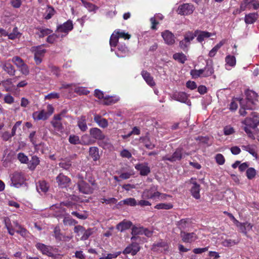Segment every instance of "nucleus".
<instances>
[{
    "mask_svg": "<svg viewBox=\"0 0 259 259\" xmlns=\"http://www.w3.org/2000/svg\"><path fill=\"white\" fill-rule=\"evenodd\" d=\"M49 67L54 75H55L57 77L60 76V70L59 68L52 64H50Z\"/></svg>",
    "mask_w": 259,
    "mask_h": 259,
    "instance_id": "nucleus-58",
    "label": "nucleus"
},
{
    "mask_svg": "<svg viewBox=\"0 0 259 259\" xmlns=\"http://www.w3.org/2000/svg\"><path fill=\"white\" fill-rule=\"evenodd\" d=\"M12 61L18 67H20L24 63L23 60L18 56L14 57Z\"/></svg>",
    "mask_w": 259,
    "mask_h": 259,
    "instance_id": "nucleus-52",
    "label": "nucleus"
},
{
    "mask_svg": "<svg viewBox=\"0 0 259 259\" xmlns=\"http://www.w3.org/2000/svg\"><path fill=\"white\" fill-rule=\"evenodd\" d=\"M54 236L55 237L57 241H61L62 240L67 241L70 239V238L68 236L63 235L61 232L60 228L56 226L54 230Z\"/></svg>",
    "mask_w": 259,
    "mask_h": 259,
    "instance_id": "nucleus-14",
    "label": "nucleus"
},
{
    "mask_svg": "<svg viewBox=\"0 0 259 259\" xmlns=\"http://www.w3.org/2000/svg\"><path fill=\"white\" fill-rule=\"evenodd\" d=\"M2 68L10 76H14L15 74L16 70L14 66L10 63L8 62H5L3 65Z\"/></svg>",
    "mask_w": 259,
    "mask_h": 259,
    "instance_id": "nucleus-19",
    "label": "nucleus"
},
{
    "mask_svg": "<svg viewBox=\"0 0 259 259\" xmlns=\"http://www.w3.org/2000/svg\"><path fill=\"white\" fill-rule=\"evenodd\" d=\"M253 2V0H243L241 3L240 9L236 10V13H240L241 12L245 11L247 8L251 9V5Z\"/></svg>",
    "mask_w": 259,
    "mask_h": 259,
    "instance_id": "nucleus-18",
    "label": "nucleus"
},
{
    "mask_svg": "<svg viewBox=\"0 0 259 259\" xmlns=\"http://www.w3.org/2000/svg\"><path fill=\"white\" fill-rule=\"evenodd\" d=\"M202 70H203L204 74L203 76L204 77H207L211 76L214 72L212 60H207L206 61V65Z\"/></svg>",
    "mask_w": 259,
    "mask_h": 259,
    "instance_id": "nucleus-12",
    "label": "nucleus"
},
{
    "mask_svg": "<svg viewBox=\"0 0 259 259\" xmlns=\"http://www.w3.org/2000/svg\"><path fill=\"white\" fill-rule=\"evenodd\" d=\"M69 141L72 144H78L80 143L79 137L75 135H70L69 138Z\"/></svg>",
    "mask_w": 259,
    "mask_h": 259,
    "instance_id": "nucleus-55",
    "label": "nucleus"
},
{
    "mask_svg": "<svg viewBox=\"0 0 259 259\" xmlns=\"http://www.w3.org/2000/svg\"><path fill=\"white\" fill-rule=\"evenodd\" d=\"M94 120L101 127L105 128L108 125V121L99 115H95Z\"/></svg>",
    "mask_w": 259,
    "mask_h": 259,
    "instance_id": "nucleus-20",
    "label": "nucleus"
},
{
    "mask_svg": "<svg viewBox=\"0 0 259 259\" xmlns=\"http://www.w3.org/2000/svg\"><path fill=\"white\" fill-rule=\"evenodd\" d=\"M117 49L118 51L115 54L118 57H123L128 53V50L124 45H118Z\"/></svg>",
    "mask_w": 259,
    "mask_h": 259,
    "instance_id": "nucleus-17",
    "label": "nucleus"
},
{
    "mask_svg": "<svg viewBox=\"0 0 259 259\" xmlns=\"http://www.w3.org/2000/svg\"><path fill=\"white\" fill-rule=\"evenodd\" d=\"M70 182V179H57V183L61 188H65Z\"/></svg>",
    "mask_w": 259,
    "mask_h": 259,
    "instance_id": "nucleus-53",
    "label": "nucleus"
},
{
    "mask_svg": "<svg viewBox=\"0 0 259 259\" xmlns=\"http://www.w3.org/2000/svg\"><path fill=\"white\" fill-rule=\"evenodd\" d=\"M190 45V44L188 42L186 41L185 39L181 40L180 41L179 46L181 49H182L184 52H187L188 50V47Z\"/></svg>",
    "mask_w": 259,
    "mask_h": 259,
    "instance_id": "nucleus-56",
    "label": "nucleus"
},
{
    "mask_svg": "<svg viewBox=\"0 0 259 259\" xmlns=\"http://www.w3.org/2000/svg\"><path fill=\"white\" fill-rule=\"evenodd\" d=\"M141 75L148 85L151 87H153L155 85V83L153 80V77L151 75L150 73L146 70H143L141 72Z\"/></svg>",
    "mask_w": 259,
    "mask_h": 259,
    "instance_id": "nucleus-16",
    "label": "nucleus"
},
{
    "mask_svg": "<svg viewBox=\"0 0 259 259\" xmlns=\"http://www.w3.org/2000/svg\"><path fill=\"white\" fill-rule=\"evenodd\" d=\"M133 225V223L130 221H123L118 224L116 226V229L121 232L128 229Z\"/></svg>",
    "mask_w": 259,
    "mask_h": 259,
    "instance_id": "nucleus-15",
    "label": "nucleus"
},
{
    "mask_svg": "<svg viewBox=\"0 0 259 259\" xmlns=\"http://www.w3.org/2000/svg\"><path fill=\"white\" fill-rule=\"evenodd\" d=\"M63 222L65 225L69 226L74 225L77 223V222L76 220L69 217H65L63 219Z\"/></svg>",
    "mask_w": 259,
    "mask_h": 259,
    "instance_id": "nucleus-47",
    "label": "nucleus"
},
{
    "mask_svg": "<svg viewBox=\"0 0 259 259\" xmlns=\"http://www.w3.org/2000/svg\"><path fill=\"white\" fill-rule=\"evenodd\" d=\"M255 20L256 17L254 14H249L245 17V22L246 24H252Z\"/></svg>",
    "mask_w": 259,
    "mask_h": 259,
    "instance_id": "nucleus-45",
    "label": "nucleus"
},
{
    "mask_svg": "<svg viewBox=\"0 0 259 259\" xmlns=\"http://www.w3.org/2000/svg\"><path fill=\"white\" fill-rule=\"evenodd\" d=\"M90 134L92 138L96 139L98 141L103 139L104 137V134L103 133L102 131L97 127L91 128L90 130Z\"/></svg>",
    "mask_w": 259,
    "mask_h": 259,
    "instance_id": "nucleus-13",
    "label": "nucleus"
},
{
    "mask_svg": "<svg viewBox=\"0 0 259 259\" xmlns=\"http://www.w3.org/2000/svg\"><path fill=\"white\" fill-rule=\"evenodd\" d=\"M253 102L247 100L245 99H241L240 100V107L246 109L247 110H251L252 109V106Z\"/></svg>",
    "mask_w": 259,
    "mask_h": 259,
    "instance_id": "nucleus-28",
    "label": "nucleus"
},
{
    "mask_svg": "<svg viewBox=\"0 0 259 259\" xmlns=\"http://www.w3.org/2000/svg\"><path fill=\"white\" fill-rule=\"evenodd\" d=\"M59 166L65 169H68L71 166V163L70 159L66 158L62 162L59 163Z\"/></svg>",
    "mask_w": 259,
    "mask_h": 259,
    "instance_id": "nucleus-46",
    "label": "nucleus"
},
{
    "mask_svg": "<svg viewBox=\"0 0 259 259\" xmlns=\"http://www.w3.org/2000/svg\"><path fill=\"white\" fill-rule=\"evenodd\" d=\"M143 227H137L134 226L132 229V235H142L143 234Z\"/></svg>",
    "mask_w": 259,
    "mask_h": 259,
    "instance_id": "nucleus-44",
    "label": "nucleus"
},
{
    "mask_svg": "<svg viewBox=\"0 0 259 259\" xmlns=\"http://www.w3.org/2000/svg\"><path fill=\"white\" fill-rule=\"evenodd\" d=\"M172 98L176 101L191 105V101L188 99V95L183 92H176L173 94Z\"/></svg>",
    "mask_w": 259,
    "mask_h": 259,
    "instance_id": "nucleus-5",
    "label": "nucleus"
},
{
    "mask_svg": "<svg viewBox=\"0 0 259 259\" xmlns=\"http://www.w3.org/2000/svg\"><path fill=\"white\" fill-rule=\"evenodd\" d=\"M39 185L37 186V189H40L42 192H46L48 190L49 185L47 182L42 180L39 181Z\"/></svg>",
    "mask_w": 259,
    "mask_h": 259,
    "instance_id": "nucleus-37",
    "label": "nucleus"
},
{
    "mask_svg": "<svg viewBox=\"0 0 259 259\" xmlns=\"http://www.w3.org/2000/svg\"><path fill=\"white\" fill-rule=\"evenodd\" d=\"M161 35L166 44L168 45H172L175 44V36L169 31H164V32H162Z\"/></svg>",
    "mask_w": 259,
    "mask_h": 259,
    "instance_id": "nucleus-11",
    "label": "nucleus"
},
{
    "mask_svg": "<svg viewBox=\"0 0 259 259\" xmlns=\"http://www.w3.org/2000/svg\"><path fill=\"white\" fill-rule=\"evenodd\" d=\"M18 159L22 163H27L28 162V158L24 153H19L17 155Z\"/></svg>",
    "mask_w": 259,
    "mask_h": 259,
    "instance_id": "nucleus-49",
    "label": "nucleus"
},
{
    "mask_svg": "<svg viewBox=\"0 0 259 259\" xmlns=\"http://www.w3.org/2000/svg\"><path fill=\"white\" fill-rule=\"evenodd\" d=\"M160 196L161 197V199H165L167 195L165 194H161L159 192H154L153 194H150V196H148V198L154 199L156 198L159 197Z\"/></svg>",
    "mask_w": 259,
    "mask_h": 259,
    "instance_id": "nucleus-59",
    "label": "nucleus"
},
{
    "mask_svg": "<svg viewBox=\"0 0 259 259\" xmlns=\"http://www.w3.org/2000/svg\"><path fill=\"white\" fill-rule=\"evenodd\" d=\"M77 185L79 192L85 194H90L93 193L94 188L92 187L89 183L83 180L78 182Z\"/></svg>",
    "mask_w": 259,
    "mask_h": 259,
    "instance_id": "nucleus-4",
    "label": "nucleus"
},
{
    "mask_svg": "<svg viewBox=\"0 0 259 259\" xmlns=\"http://www.w3.org/2000/svg\"><path fill=\"white\" fill-rule=\"evenodd\" d=\"M198 33L197 35V40L199 42H202L205 38H208L211 36V33L207 31H200L198 30Z\"/></svg>",
    "mask_w": 259,
    "mask_h": 259,
    "instance_id": "nucleus-25",
    "label": "nucleus"
},
{
    "mask_svg": "<svg viewBox=\"0 0 259 259\" xmlns=\"http://www.w3.org/2000/svg\"><path fill=\"white\" fill-rule=\"evenodd\" d=\"M39 158L37 156L35 155L31 157V159L30 161L28 160V162L27 163L28 167L29 169L33 170L36 168L37 165L39 164Z\"/></svg>",
    "mask_w": 259,
    "mask_h": 259,
    "instance_id": "nucleus-21",
    "label": "nucleus"
},
{
    "mask_svg": "<svg viewBox=\"0 0 259 259\" xmlns=\"http://www.w3.org/2000/svg\"><path fill=\"white\" fill-rule=\"evenodd\" d=\"M2 84L7 92H10L14 89V86L13 84L12 79L11 78L4 80L2 82Z\"/></svg>",
    "mask_w": 259,
    "mask_h": 259,
    "instance_id": "nucleus-31",
    "label": "nucleus"
},
{
    "mask_svg": "<svg viewBox=\"0 0 259 259\" xmlns=\"http://www.w3.org/2000/svg\"><path fill=\"white\" fill-rule=\"evenodd\" d=\"M123 202L124 204L134 206L137 205V201L136 199L134 198H128L126 199H124L120 202V203Z\"/></svg>",
    "mask_w": 259,
    "mask_h": 259,
    "instance_id": "nucleus-43",
    "label": "nucleus"
},
{
    "mask_svg": "<svg viewBox=\"0 0 259 259\" xmlns=\"http://www.w3.org/2000/svg\"><path fill=\"white\" fill-rule=\"evenodd\" d=\"M226 64L230 66H234L236 64V58L234 56L228 55L226 57Z\"/></svg>",
    "mask_w": 259,
    "mask_h": 259,
    "instance_id": "nucleus-40",
    "label": "nucleus"
},
{
    "mask_svg": "<svg viewBox=\"0 0 259 259\" xmlns=\"http://www.w3.org/2000/svg\"><path fill=\"white\" fill-rule=\"evenodd\" d=\"M256 170L254 168H248L246 172L247 178H253L256 175Z\"/></svg>",
    "mask_w": 259,
    "mask_h": 259,
    "instance_id": "nucleus-54",
    "label": "nucleus"
},
{
    "mask_svg": "<svg viewBox=\"0 0 259 259\" xmlns=\"http://www.w3.org/2000/svg\"><path fill=\"white\" fill-rule=\"evenodd\" d=\"M173 58L175 60L178 61L179 62L184 64L187 60L186 55L183 53H177L173 55Z\"/></svg>",
    "mask_w": 259,
    "mask_h": 259,
    "instance_id": "nucleus-33",
    "label": "nucleus"
},
{
    "mask_svg": "<svg viewBox=\"0 0 259 259\" xmlns=\"http://www.w3.org/2000/svg\"><path fill=\"white\" fill-rule=\"evenodd\" d=\"M242 148L244 150L248 152L253 156L255 157H257V154L255 152L254 149L252 146L250 145L242 146Z\"/></svg>",
    "mask_w": 259,
    "mask_h": 259,
    "instance_id": "nucleus-48",
    "label": "nucleus"
},
{
    "mask_svg": "<svg viewBox=\"0 0 259 259\" xmlns=\"http://www.w3.org/2000/svg\"><path fill=\"white\" fill-rule=\"evenodd\" d=\"M118 36L115 33H113L110 39V45L111 47H115L117 46L118 41Z\"/></svg>",
    "mask_w": 259,
    "mask_h": 259,
    "instance_id": "nucleus-41",
    "label": "nucleus"
},
{
    "mask_svg": "<svg viewBox=\"0 0 259 259\" xmlns=\"http://www.w3.org/2000/svg\"><path fill=\"white\" fill-rule=\"evenodd\" d=\"M172 207V205L170 203H159L155 206V208L158 209H169Z\"/></svg>",
    "mask_w": 259,
    "mask_h": 259,
    "instance_id": "nucleus-50",
    "label": "nucleus"
},
{
    "mask_svg": "<svg viewBox=\"0 0 259 259\" xmlns=\"http://www.w3.org/2000/svg\"><path fill=\"white\" fill-rule=\"evenodd\" d=\"M90 155L94 161H97L100 158L99 154V149L97 147H92L90 148Z\"/></svg>",
    "mask_w": 259,
    "mask_h": 259,
    "instance_id": "nucleus-29",
    "label": "nucleus"
},
{
    "mask_svg": "<svg viewBox=\"0 0 259 259\" xmlns=\"http://www.w3.org/2000/svg\"><path fill=\"white\" fill-rule=\"evenodd\" d=\"M135 168L140 171L141 175L142 176H147L150 172V168L148 166V163L147 162L136 164Z\"/></svg>",
    "mask_w": 259,
    "mask_h": 259,
    "instance_id": "nucleus-8",
    "label": "nucleus"
},
{
    "mask_svg": "<svg viewBox=\"0 0 259 259\" xmlns=\"http://www.w3.org/2000/svg\"><path fill=\"white\" fill-rule=\"evenodd\" d=\"M77 125L82 132H85L87 130L88 126L85 116L82 115L79 118Z\"/></svg>",
    "mask_w": 259,
    "mask_h": 259,
    "instance_id": "nucleus-24",
    "label": "nucleus"
},
{
    "mask_svg": "<svg viewBox=\"0 0 259 259\" xmlns=\"http://www.w3.org/2000/svg\"><path fill=\"white\" fill-rule=\"evenodd\" d=\"M194 10L193 5L190 4H184L179 6L177 13L181 15H188L191 14Z\"/></svg>",
    "mask_w": 259,
    "mask_h": 259,
    "instance_id": "nucleus-3",
    "label": "nucleus"
},
{
    "mask_svg": "<svg viewBox=\"0 0 259 259\" xmlns=\"http://www.w3.org/2000/svg\"><path fill=\"white\" fill-rule=\"evenodd\" d=\"M120 156L123 158H130L132 157L131 153L127 149H123L120 151Z\"/></svg>",
    "mask_w": 259,
    "mask_h": 259,
    "instance_id": "nucleus-61",
    "label": "nucleus"
},
{
    "mask_svg": "<svg viewBox=\"0 0 259 259\" xmlns=\"http://www.w3.org/2000/svg\"><path fill=\"white\" fill-rule=\"evenodd\" d=\"M98 144L99 146L102 147L104 149L109 148L111 146L109 139L106 138L105 135L103 139L99 140L98 141Z\"/></svg>",
    "mask_w": 259,
    "mask_h": 259,
    "instance_id": "nucleus-30",
    "label": "nucleus"
},
{
    "mask_svg": "<svg viewBox=\"0 0 259 259\" xmlns=\"http://www.w3.org/2000/svg\"><path fill=\"white\" fill-rule=\"evenodd\" d=\"M33 117L35 120H45L48 118L49 116L44 110H42L39 112H35L33 114Z\"/></svg>",
    "mask_w": 259,
    "mask_h": 259,
    "instance_id": "nucleus-22",
    "label": "nucleus"
},
{
    "mask_svg": "<svg viewBox=\"0 0 259 259\" xmlns=\"http://www.w3.org/2000/svg\"><path fill=\"white\" fill-rule=\"evenodd\" d=\"M191 223L189 219H182L177 223V225L181 231H184Z\"/></svg>",
    "mask_w": 259,
    "mask_h": 259,
    "instance_id": "nucleus-23",
    "label": "nucleus"
},
{
    "mask_svg": "<svg viewBox=\"0 0 259 259\" xmlns=\"http://www.w3.org/2000/svg\"><path fill=\"white\" fill-rule=\"evenodd\" d=\"M55 11L52 7L48 6L46 13L44 15V18L46 20L51 19L55 14Z\"/></svg>",
    "mask_w": 259,
    "mask_h": 259,
    "instance_id": "nucleus-36",
    "label": "nucleus"
},
{
    "mask_svg": "<svg viewBox=\"0 0 259 259\" xmlns=\"http://www.w3.org/2000/svg\"><path fill=\"white\" fill-rule=\"evenodd\" d=\"M190 184L191 185L190 192L192 195L196 199H199L200 197V185L196 182L191 181Z\"/></svg>",
    "mask_w": 259,
    "mask_h": 259,
    "instance_id": "nucleus-9",
    "label": "nucleus"
},
{
    "mask_svg": "<svg viewBox=\"0 0 259 259\" xmlns=\"http://www.w3.org/2000/svg\"><path fill=\"white\" fill-rule=\"evenodd\" d=\"M118 100H119L118 98L111 97H109V99L108 100H107L106 101H104V104L107 105H110L115 103Z\"/></svg>",
    "mask_w": 259,
    "mask_h": 259,
    "instance_id": "nucleus-62",
    "label": "nucleus"
},
{
    "mask_svg": "<svg viewBox=\"0 0 259 259\" xmlns=\"http://www.w3.org/2000/svg\"><path fill=\"white\" fill-rule=\"evenodd\" d=\"M94 233V229L89 228L87 230H85L83 232V235L81 237V240H86L90 236H91Z\"/></svg>",
    "mask_w": 259,
    "mask_h": 259,
    "instance_id": "nucleus-39",
    "label": "nucleus"
},
{
    "mask_svg": "<svg viewBox=\"0 0 259 259\" xmlns=\"http://www.w3.org/2000/svg\"><path fill=\"white\" fill-rule=\"evenodd\" d=\"M34 54L43 57L46 52V50L42 49V45L32 48Z\"/></svg>",
    "mask_w": 259,
    "mask_h": 259,
    "instance_id": "nucleus-34",
    "label": "nucleus"
},
{
    "mask_svg": "<svg viewBox=\"0 0 259 259\" xmlns=\"http://www.w3.org/2000/svg\"><path fill=\"white\" fill-rule=\"evenodd\" d=\"M5 222L6 227L7 228L9 233L11 235H13L14 234V230L13 229L12 226L11 224V223L9 222H10V220L8 219V221H7V220H5Z\"/></svg>",
    "mask_w": 259,
    "mask_h": 259,
    "instance_id": "nucleus-60",
    "label": "nucleus"
},
{
    "mask_svg": "<svg viewBox=\"0 0 259 259\" xmlns=\"http://www.w3.org/2000/svg\"><path fill=\"white\" fill-rule=\"evenodd\" d=\"M190 74L193 78H197L198 77H204L203 75L204 74L203 70L200 69L199 70L193 69L190 71Z\"/></svg>",
    "mask_w": 259,
    "mask_h": 259,
    "instance_id": "nucleus-35",
    "label": "nucleus"
},
{
    "mask_svg": "<svg viewBox=\"0 0 259 259\" xmlns=\"http://www.w3.org/2000/svg\"><path fill=\"white\" fill-rule=\"evenodd\" d=\"M198 30H196L193 32L192 31H187L184 35V39L186 41L188 42L190 44L191 41L196 37L198 33Z\"/></svg>",
    "mask_w": 259,
    "mask_h": 259,
    "instance_id": "nucleus-27",
    "label": "nucleus"
},
{
    "mask_svg": "<svg viewBox=\"0 0 259 259\" xmlns=\"http://www.w3.org/2000/svg\"><path fill=\"white\" fill-rule=\"evenodd\" d=\"M51 123L55 129L58 131H61L63 128L62 123L59 121L52 120Z\"/></svg>",
    "mask_w": 259,
    "mask_h": 259,
    "instance_id": "nucleus-51",
    "label": "nucleus"
},
{
    "mask_svg": "<svg viewBox=\"0 0 259 259\" xmlns=\"http://www.w3.org/2000/svg\"><path fill=\"white\" fill-rule=\"evenodd\" d=\"M84 6V7L87 8L89 12H93L95 11L98 9V7L95 6L94 4L87 2L85 0H80Z\"/></svg>",
    "mask_w": 259,
    "mask_h": 259,
    "instance_id": "nucleus-32",
    "label": "nucleus"
},
{
    "mask_svg": "<svg viewBox=\"0 0 259 259\" xmlns=\"http://www.w3.org/2000/svg\"><path fill=\"white\" fill-rule=\"evenodd\" d=\"M73 28V25L71 20H69L62 25H60L57 27V31L64 32L66 34L71 31Z\"/></svg>",
    "mask_w": 259,
    "mask_h": 259,
    "instance_id": "nucleus-10",
    "label": "nucleus"
},
{
    "mask_svg": "<svg viewBox=\"0 0 259 259\" xmlns=\"http://www.w3.org/2000/svg\"><path fill=\"white\" fill-rule=\"evenodd\" d=\"M245 100L252 101L253 103L254 101L256 100L258 97L257 94L255 92L249 90L245 91Z\"/></svg>",
    "mask_w": 259,
    "mask_h": 259,
    "instance_id": "nucleus-26",
    "label": "nucleus"
},
{
    "mask_svg": "<svg viewBox=\"0 0 259 259\" xmlns=\"http://www.w3.org/2000/svg\"><path fill=\"white\" fill-rule=\"evenodd\" d=\"M216 162L219 165H222L225 163V159L222 154H217L215 156Z\"/></svg>",
    "mask_w": 259,
    "mask_h": 259,
    "instance_id": "nucleus-57",
    "label": "nucleus"
},
{
    "mask_svg": "<svg viewBox=\"0 0 259 259\" xmlns=\"http://www.w3.org/2000/svg\"><path fill=\"white\" fill-rule=\"evenodd\" d=\"M186 87L190 90H194L197 88V85L195 81L189 80L186 82Z\"/></svg>",
    "mask_w": 259,
    "mask_h": 259,
    "instance_id": "nucleus-63",
    "label": "nucleus"
},
{
    "mask_svg": "<svg viewBox=\"0 0 259 259\" xmlns=\"http://www.w3.org/2000/svg\"><path fill=\"white\" fill-rule=\"evenodd\" d=\"M39 30V32L37 33L39 37H43L46 35L51 34L53 31L49 28L42 29L41 28H38Z\"/></svg>",
    "mask_w": 259,
    "mask_h": 259,
    "instance_id": "nucleus-42",
    "label": "nucleus"
},
{
    "mask_svg": "<svg viewBox=\"0 0 259 259\" xmlns=\"http://www.w3.org/2000/svg\"><path fill=\"white\" fill-rule=\"evenodd\" d=\"M180 236L182 241L185 243H191L198 239L197 235L194 233H187L184 231H181Z\"/></svg>",
    "mask_w": 259,
    "mask_h": 259,
    "instance_id": "nucleus-6",
    "label": "nucleus"
},
{
    "mask_svg": "<svg viewBox=\"0 0 259 259\" xmlns=\"http://www.w3.org/2000/svg\"><path fill=\"white\" fill-rule=\"evenodd\" d=\"M25 179H11L12 183L16 188H19L23 185L26 186Z\"/></svg>",
    "mask_w": 259,
    "mask_h": 259,
    "instance_id": "nucleus-38",
    "label": "nucleus"
},
{
    "mask_svg": "<svg viewBox=\"0 0 259 259\" xmlns=\"http://www.w3.org/2000/svg\"><path fill=\"white\" fill-rule=\"evenodd\" d=\"M182 148H177L171 156H165L163 158V159L170 162L180 160L182 158Z\"/></svg>",
    "mask_w": 259,
    "mask_h": 259,
    "instance_id": "nucleus-7",
    "label": "nucleus"
},
{
    "mask_svg": "<svg viewBox=\"0 0 259 259\" xmlns=\"http://www.w3.org/2000/svg\"><path fill=\"white\" fill-rule=\"evenodd\" d=\"M131 245L133 248V250L135 254L136 255L140 249V246H139V244L137 242H132V243L131 244Z\"/></svg>",
    "mask_w": 259,
    "mask_h": 259,
    "instance_id": "nucleus-64",
    "label": "nucleus"
},
{
    "mask_svg": "<svg viewBox=\"0 0 259 259\" xmlns=\"http://www.w3.org/2000/svg\"><path fill=\"white\" fill-rule=\"evenodd\" d=\"M36 248L39 250L43 254L55 258V255L54 252H56L58 249L52 246L46 245L43 243L38 242L35 244Z\"/></svg>",
    "mask_w": 259,
    "mask_h": 259,
    "instance_id": "nucleus-1",
    "label": "nucleus"
},
{
    "mask_svg": "<svg viewBox=\"0 0 259 259\" xmlns=\"http://www.w3.org/2000/svg\"><path fill=\"white\" fill-rule=\"evenodd\" d=\"M244 123L250 127L255 128L259 124V114L256 112H251V115L244 120Z\"/></svg>",
    "mask_w": 259,
    "mask_h": 259,
    "instance_id": "nucleus-2",
    "label": "nucleus"
}]
</instances>
